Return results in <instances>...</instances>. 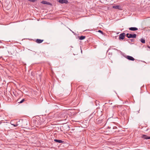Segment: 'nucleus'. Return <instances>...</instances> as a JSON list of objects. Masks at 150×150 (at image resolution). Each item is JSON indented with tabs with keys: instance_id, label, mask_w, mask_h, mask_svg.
<instances>
[{
	"instance_id": "nucleus-9",
	"label": "nucleus",
	"mask_w": 150,
	"mask_h": 150,
	"mask_svg": "<svg viewBox=\"0 0 150 150\" xmlns=\"http://www.w3.org/2000/svg\"><path fill=\"white\" fill-rule=\"evenodd\" d=\"M129 30L132 31H135L137 30L138 29L136 27H131L129 28Z\"/></svg>"
},
{
	"instance_id": "nucleus-17",
	"label": "nucleus",
	"mask_w": 150,
	"mask_h": 150,
	"mask_svg": "<svg viewBox=\"0 0 150 150\" xmlns=\"http://www.w3.org/2000/svg\"><path fill=\"white\" fill-rule=\"evenodd\" d=\"M29 1L32 2H35L36 0H28Z\"/></svg>"
},
{
	"instance_id": "nucleus-2",
	"label": "nucleus",
	"mask_w": 150,
	"mask_h": 150,
	"mask_svg": "<svg viewBox=\"0 0 150 150\" xmlns=\"http://www.w3.org/2000/svg\"><path fill=\"white\" fill-rule=\"evenodd\" d=\"M58 1L60 3L67 4L68 3V1L67 0H58Z\"/></svg>"
},
{
	"instance_id": "nucleus-19",
	"label": "nucleus",
	"mask_w": 150,
	"mask_h": 150,
	"mask_svg": "<svg viewBox=\"0 0 150 150\" xmlns=\"http://www.w3.org/2000/svg\"><path fill=\"white\" fill-rule=\"evenodd\" d=\"M116 128V127H115V128L114 127L113 128V129H114V128Z\"/></svg>"
},
{
	"instance_id": "nucleus-8",
	"label": "nucleus",
	"mask_w": 150,
	"mask_h": 150,
	"mask_svg": "<svg viewBox=\"0 0 150 150\" xmlns=\"http://www.w3.org/2000/svg\"><path fill=\"white\" fill-rule=\"evenodd\" d=\"M13 122V121H11L10 122V124L13 126H14L15 127H16L18 125V122H17L16 123V124H12V122Z\"/></svg>"
},
{
	"instance_id": "nucleus-21",
	"label": "nucleus",
	"mask_w": 150,
	"mask_h": 150,
	"mask_svg": "<svg viewBox=\"0 0 150 150\" xmlns=\"http://www.w3.org/2000/svg\"><path fill=\"white\" fill-rule=\"evenodd\" d=\"M20 121L19 120V121H18V122H20Z\"/></svg>"
},
{
	"instance_id": "nucleus-13",
	"label": "nucleus",
	"mask_w": 150,
	"mask_h": 150,
	"mask_svg": "<svg viewBox=\"0 0 150 150\" xmlns=\"http://www.w3.org/2000/svg\"><path fill=\"white\" fill-rule=\"evenodd\" d=\"M86 38L85 36H81L79 37V39L80 40H83L84 39Z\"/></svg>"
},
{
	"instance_id": "nucleus-7",
	"label": "nucleus",
	"mask_w": 150,
	"mask_h": 150,
	"mask_svg": "<svg viewBox=\"0 0 150 150\" xmlns=\"http://www.w3.org/2000/svg\"><path fill=\"white\" fill-rule=\"evenodd\" d=\"M142 138L146 139H150V136L148 137L146 135H143L142 136Z\"/></svg>"
},
{
	"instance_id": "nucleus-4",
	"label": "nucleus",
	"mask_w": 150,
	"mask_h": 150,
	"mask_svg": "<svg viewBox=\"0 0 150 150\" xmlns=\"http://www.w3.org/2000/svg\"><path fill=\"white\" fill-rule=\"evenodd\" d=\"M103 122V120L102 119H100V118H98L96 120V122L98 124H100Z\"/></svg>"
},
{
	"instance_id": "nucleus-14",
	"label": "nucleus",
	"mask_w": 150,
	"mask_h": 150,
	"mask_svg": "<svg viewBox=\"0 0 150 150\" xmlns=\"http://www.w3.org/2000/svg\"><path fill=\"white\" fill-rule=\"evenodd\" d=\"M140 41L143 43H144L145 42V40L144 39H143V38L141 39Z\"/></svg>"
},
{
	"instance_id": "nucleus-11",
	"label": "nucleus",
	"mask_w": 150,
	"mask_h": 150,
	"mask_svg": "<svg viewBox=\"0 0 150 150\" xmlns=\"http://www.w3.org/2000/svg\"><path fill=\"white\" fill-rule=\"evenodd\" d=\"M54 142H58L59 143H62L63 142L61 140H58L57 139H54Z\"/></svg>"
},
{
	"instance_id": "nucleus-1",
	"label": "nucleus",
	"mask_w": 150,
	"mask_h": 150,
	"mask_svg": "<svg viewBox=\"0 0 150 150\" xmlns=\"http://www.w3.org/2000/svg\"><path fill=\"white\" fill-rule=\"evenodd\" d=\"M126 36L128 38H136L137 35L135 34H131L128 33L126 34Z\"/></svg>"
},
{
	"instance_id": "nucleus-3",
	"label": "nucleus",
	"mask_w": 150,
	"mask_h": 150,
	"mask_svg": "<svg viewBox=\"0 0 150 150\" xmlns=\"http://www.w3.org/2000/svg\"><path fill=\"white\" fill-rule=\"evenodd\" d=\"M125 36V34L124 33H122L121 34L119 37V40H123Z\"/></svg>"
},
{
	"instance_id": "nucleus-18",
	"label": "nucleus",
	"mask_w": 150,
	"mask_h": 150,
	"mask_svg": "<svg viewBox=\"0 0 150 150\" xmlns=\"http://www.w3.org/2000/svg\"><path fill=\"white\" fill-rule=\"evenodd\" d=\"M131 41H132V42L133 41V39H131Z\"/></svg>"
},
{
	"instance_id": "nucleus-12",
	"label": "nucleus",
	"mask_w": 150,
	"mask_h": 150,
	"mask_svg": "<svg viewBox=\"0 0 150 150\" xmlns=\"http://www.w3.org/2000/svg\"><path fill=\"white\" fill-rule=\"evenodd\" d=\"M112 8L115 9H119L120 6L118 5L114 6H112Z\"/></svg>"
},
{
	"instance_id": "nucleus-15",
	"label": "nucleus",
	"mask_w": 150,
	"mask_h": 150,
	"mask_svg": "<svg viewBox=\"0 0 150 150\" xmlns=\"http://www.w3.org/2000/svg\"><path fill=\"white\" fill-rule=\"evenodd\" d=\"M24 100H25V99H23L19 103H22L24 101Z\"/></svg>"
},
{
	"instance_id": "nucleus-10",
	"label": "nucleus",
	"mask_w": 150,
	"mask_h": 150,
	"mask_svg": "<svg viewBox=\"0 0 150 150\" xmlns=\"http://www.w3.org/2000/svg\"><path fill=\"white\" fill-rule=\"evenodd\" d=\"M43 41V40H41L40 39H37L36 40V42L38 43H42Z\"/></svg>"
},
{
	"instance_id": "nucleus-6",
	"label": "nucleus",
	"mask_w": 150,
	"mask_h": 150,
	"mask_svg": "<svg viewBox=\"0 0 150 150\" xmlns=\"http://www.w3.org/2000/svg\"><path fill=\"white\" fill-rule=\"evenodd\" d=\"M41 3L42 4H47L49 5H51V4L49 2H47L46 1H43L41 2Z\"/></svg>"
},
{
	"instance_id": "nucleus-20",
	"label": "nucleus",
	"mask_w": 150,
	"mask_h": 150,
	"mask_svg": "<svg viewBox=\"0 0 150 150\" xmlns=\"http://www.w3.org/2000/svg\"><path fill=\"white\" fill-rule=\"evenodd\" d=\"M148 47L150 48V47Z\"/></svg>"
},
{
	"instance_id": "nucleus-5",
	"label": "nucleus",
	"mask_w": 150,
	"mask_h": 150,
	"mask_svg": "<svg viewBox=\"0 0 150 150\" xmlns=\"http://www.w3.org/2000/svg\"><path fill=\"white\" fill-rule=\"evenodd\" d=\"M126 58L130 60L134 61V59L133 57L131 56H127L126 57Z\"/></svg>"
},
{
	"instance_id": "nucleus-16",
	"label": "nucleus",
	"mask_w": 150,
	"mask_h": 150,
	"mask_svg": "<svg viewBox=\"0 0 150 150\" xmlns=\"http://www.w3.org/2000/svg\"><path fill=\"white\" fill-rule=\"evenodd\" d=\"M98 32H99L102 34H103V32L101 30H98Z\"/></svg>"
}]
</instances>
